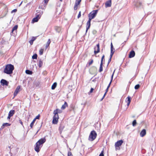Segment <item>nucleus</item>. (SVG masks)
<instances>
[{
	"instance_id": "1",
	"label": "nucleus",
	"mask_w": 156,
	"mask_h": 156,
	"mask_svg": "<svg viewBox=\"0 0 156 156\" xmlns=\"http://www.w3.org/2000/svg\"><path fill=\"white\" fill-rule=\"evenodd\" d=\"M14 69L13 65L11 64H8L6 65L4 70V72L8 74H10L12 73Z\"/></svg>"
},
{
	"instance_id": "2",
	"label": "nucleus",
	"mask_w": 156,
	"mask_h": 156,
	"mask_svg": "<svg viewBox=\"0 0 156 156\" xmlns=\"http://www.w3.org/2000/svg\"><path fill=\"white\" fill-rule=\"evenodd\" d=\"M97 136V133L95 131L93 130L91 131L89 135L88 140L90 141H93L96 138Z\"/></svg>"
},
{
	"instance_id": "3",
	"label": "nucleus",
	"mask_w": 156,
	"mask_h": 156,
	"mask_svg": "<svg viewBox=\"0 0 156 156\" xmlns=\"http://www.w3.org/2000/svg\"><path fill=\"white\" fill-rule=\"evenodd\" d=\"M98 12V10H93L88 15L89 19L91 20L92 19H94L96 16Z\"/></svg>"
},
{
	"instance_id": "4",
	"label": "nucleus",
	"mask_w": 156,
	"mask_h": 156,
	"mask_svg": "<svg viewBox=\"0 0 156 156\" xmlns=\"http://www.w3.org/2000/svg\"><path fill=\"white\" fill-rule=\"evenodd\" d=\"M46 140V138L45 137H44L43 138H42L40 139L39 140H38L37 143L42 146L43 144H44Z\"/></svg>"
},
{
	"instance_id": "5",
	"label": "nucleus",
	"mask_w": 156,
	"mask_h": 156,
	"mask_svg": "<svg viewBox=\"0 0 156 156\" xmlns=\"http://www.w3.org/2000/svg\"><path fill=\"white\" fill-rule=\"evenodd\" d=\"M94 53L95 55H96L97 54L100 52V45L98 43L96 45V47H95L94 48Z\"/></svg>"
},
{
	"instance_id": "6",
	"label": "nucleus",
	"mask_w": 156,
	"mask_h": 156,
	"mask_svg": "<svg viewBox=\"0 0 156 156\" xmlns=\"http://www.w3.org/2000/svg\"><path fill=\"white\" fill-rule=\"evenodd\" d=\"M42 147V146H41V145H40L36 143L34 147V150L35 151L37 152H38L40 151V149Z\"/></svg>"
},
{
	"instance_id": "7",
	"label": "nucleus",
	"mask_w": 156,
	"mask_h": 156,
	"mask_svg": "<svg viewBox=\"0 0 156 156\" xmlns=\"http://www.w3.org/2000/svg\"><path fill=\"white\" fill-rule=\"evenodd\" d=\"M123 143V141L122 140H120L117 141L115 144V147L116 149H117V147L121 146Z\"/></svg>"
},
{
	"instance_id": "8",
	"label": "nucleus",
	"mask_w": 156,
	"mask_h": 156,
	"mask_svg": "<svg viewBox=\"0 0 156 156\" xmlns=\"http://www.w3.org/2000/svg\"><path fill=\"white\" fill-rule=\"evenodd\" d=\"M36 16L37 18L40 19L43 13V11L40 10H37Z\"/></svg>"
},
{
	"instance_id": "9",
	"label": "nucleus",
	"mask_w": 156,
	"mask_h": 156,
	"mask_svg": "<svg viewBox=\"0 0 156 156\" xmlns=\"http://www.w3.org/2000/svg\"><path fill=\"white\" fill-rule=\"evenodd\" d=\"M0 82L2 86H8L9 83L7 80L3 79L1 80Z\"/></svg>"
},
{
	"instance_id": "10",
	"label": "nucleus",
	"mask_w": 156,
	"mask_h": 156,
	"mask_svg": "<svg viewBox=\"0 0 156 156\" xmlns=\"http://www.w3.org/2000/svg\"><path fill=\"white\" fill-rule=\"evenodd\" d=\"M97 71V69L96 67L94 66L91 67L90 69V72L92 74L96 73Z\"/></svg>"
},
{
	"instance_id": "11",
	"label": "nucleus",
	"mask_w": 156,
	"mask_h": 156,
	"mask_svg": "<svg viewBox=\"0 0 156 156\" xmlns=\"http://www.w3.org/2000/svg\"><path fill=\"white\" fill-rule=\"evenodd\" d=\"M20 86H18L17 87L13 94L14 97L16 96L20 91Z\"/></svg>"
},
{
	"instance_id": "12",
	"label": "nucleus",
	"mask_w": 156,
	"mask_h": 156,
	"mask_svg": "<svg viewBox=\"0 0 156 156\" xmlns=\"http://www.w3.org/2000/svg\"><path fill=\"white\" fill-rule=\"evenodd\" d=\"M58 109H56V110H54L53 113L54 115L53 117L59 119V116L58 114Z\"/></svg>"
},
{
	"instance_id": "13",
	"label": "nucleus",
	"mask_w": 156,
	"mask_h": 156,
	"mask_svg": "<svg viewBox=\"0 0 156 156\" xmlns=\"http://www.w3.org/2000/svg\"><path fill=\"white\" fill-rule=\"evenodd\" d=\"M91 20L89 19L88 20L87 23L86 33L87 32L88 30L90 28V22Z\"/></svg>"
},
{
	"instance_id": "14",
	"label": "nucleus",
	"mask_w": 156,
	"mask_h": 156,
	"mask_svg": "<svg viewBox=\"0 0 156 156\" xmlns=\"http://www.w3.org/2000/svg\"><path fill=\"white\" fill-rule=\"evenodd\" d=\"M136 8H140L142 7V4L140 2H135L134 4Z\"/></svg>"
},
{
	"instance_id": "15",
	"label": "nucleus",
	"mask_w": 156,
	"mask_h": 156,
	"mask_svg": "<svg viewBox=\"0 0 156 156\" xmlns=\"http://www.w3.org/2000/svg\"><path fill=\"white\" fill-rule=\"evenodd\" d=\"M111 0H109L105 3V7L106 8L110 7L111 6Z\"/></svg>"
},
{
	"instance_id": "16",
	"label": "nucleus",
	"mask_w": 156,
	"mask_h": 156,
	"mask_svg": "<svg viewBox=\"0 0 156 156\" xmlns=\"http://www.w3.org/2000/svg\"><path fill=\"white\" fill-rule=\"evenodd\" d=\"M135 55V52L133 50L131 51L129 53V58H132Z\"/></svg>"
},
{
	"instance_id": "17",
	"label": "nucleus",
	"mask_w": 156,
	"mask_h": 156,
	"mask_svg": "<svg viewBox=\"0 0 156 156\" xmlns=\"http://www.w3.org/2000/svg\"><path fill=\"white\" fill-rule=\"evenodd\" d=\"M146 134V130L145 129H143L140 133V136L141 137L144 136Z\"/></svg>"
},
{
	"instance_id": "18",
	"label": "nucleus",
	"mask_w": 156,
	"mask_h": 156,
	"mask_svg": "<svg viewBox=\"0 0 156 156\" xmlns=\"http://www.w3.org/2000/svg\"><path fill=\"white\" fill-rule=\"evenodd\" d=\"M64 128V125L62 124H60L59 127V130L60 132V133H61L62 131L63 130Z\"/></svg>"
},
{
	"instance_id": "19",
	"label": "nucleus",
	"mask_w": 156,
	"mask_h": 156,
	"mask_svg": "<svg viewBox=\"0 0 156 156\" xmlns=\"http://www.w3.org/2000/svg\"><path fill=\"white\" fill-rule=\"evenodd\" d=\"M11 125L10 124H9L8 123H4L2 126H1V128L2 129H3L5 126H8Z\"/></svg>"
},
{
	"instance_id": "20",
	"label": "nucleus",
	"mask_w": 156,
	"mask_h": 156,
	"mask_svg": "<svg viewBox=\"0 0 156 156\" xmlns=\"http://www.w3.org/2000/svg\"><path fill=\"white\" fill-rule=\"evenodd\" d=\"M37 65L39 67H41L43 65V62L41 59H39Z\"/></svg>"
},
{
	"instance_id": "21",
	"label": "nucleus",
	"mask_w": 156,
	"mask_h": 156,
	"mask_svg": "<svg viewBox=\"0 0 156 156\" xmlns=\"http://www.w3.org/2000/svg\"><path fill=\"white\" fill-rule=\"evenodd\" d=\"M58 119L53 117L52 123L54 124H57Z\"/></svg>"
},
{
	"instance_id": "22",
	"label": "nucleus",
	"mask_w": 156,
	"mask_h": 156,
	"mask_svg": "<svg viewBox=\"0 0 156 156\" xmlns=\"http://www.w3.org/2000/svg\"><path fill=\"white\" fill-rule=\"evenodd\" d=\"M36 38V37H33L29 41V42L31 45H32L33 44V42L35 41Z\"/></svg>"
},
{
	"instance_id": "23",
	"label": "nucleus",
	"mask_w": 156,
	"mask_h": 156,
	"mask_svg": "<svg viewBox=\"0 0 156 156\" xmlns=\"http://www.w3.org/2000/svg\"><path fill=\"white\" fill-rule=\"evenodd\" d=\"M127 100L126 101V102L127 103V105L128 106H129V105L130 103V102H131V98L129 96L127 98Z\"/></svg>"
},
{
	"instance_id": "24",
	"label": "nucleus",
	"mask_w": 156,
	"mask_h": 156,
	"mask_svg": "<svg viewBox=\"0 0 156 156\" xmlns=\"http://www.w3.org/2000/svg\"><path fill=\"white\" fill-rule=\"evenodd\" d=\"M68 106L67 103L66 102H65L64 105H63L61 108L62 109H64L66 108Z\"/></svg>"
},
{
	"instance_id": "25",
	"label": "nucleus",
	"mask_w": 156,
	"mask_h": 156,
	"mask_svg": "<svg viewBox=\"0 0 156 156\" xmlns=\"http://www.w3.org/2000/svg\"><path fill=\"white\" fill-rule=\"evenodd\" d=\"M57 83L56 82H55L53 83L51 86V89L54 90L56 88L57 86Z\"/></svg>"
},
{
	"instance_id": "26",
	"label": "nucleus",
	"mask_w": 156,
	"mask_h": 156,
	"mask_svg": "<svg viewBox=\"0 0 156 156\" xmlns=\"http://www.w3.org/2000/svg\"><path fill=\"white\" fill-rule=\"evenodd\" d=\"M14 113H15V110H11L9 111V115L12 116L13 115H14Z\"/></svg>"
},
{
	"instance_id": "27",
	"label": "nucleus",
	"mask_w": 156,
	"mask_h": 156,
	"mask_svg": "<svg viewBox=\"0 0 156 156\" xmlns=\"http://www.w3.org/2000/svg\"><path fill=\"white\" fill-rule=\"evenodd\" d=\"M115 51V49L114 48H111V53L110 55H111V56H112Z\"/></svg>"
},
{
	"instance_id": "28",
	"label": "nucleus",
	"mask_w": 156,
	"mask_h": 156,
	"mask_svg": "<svg viewBox=\"0 0 156 156\" xmlns=\"http://www.w3.org/2000/svg\"><path fill=\"white\" fill-rule=\"evenodd\" d=\"M55 30L57 32H58V33L60 32L61 31V28L60 27H55Z\"/></svg>"
},
{
	"instance_id": "29",
	"label": "nucleus",
	"mask_w": 156,
	"mask_h": 156,
	"mask_svg": "<svg viewBox=\"0 0 156 156\" xmlns=\"http://www.w3.org/2000/svg\"><path fill=\"white\" fill-rule=\"evenodd\" d=\"M25 72L26 74L30 75L32 74L33 73L32 71L28 69L26 70Z\"/></svg>"
},
{
	"instance_id": "30",
	"label": "nucleus",
	"mask_w": 156,
	"mask_h": 156,
	"mask_svg": "<svg viewBox=\"0 0 156 156\" xmlns=\"http://www.w3.org/2000/svg\"><path fill=\"white\" fill-rule=\"evenodd\" d=\"M103 63H101L100 65V67L99 70V72H101L103 71Z\"/></svg>"
},
{
	"instance_id": "31",
	"label": "nucleus",
	"mask_w": 156,
	"mask_h": 156,
	"mask_svg": "<svg viewBox=\"0 0 156 156\" xmlns=\"http://www.w3.org/2000/svg\"><path fill=\"white\" fill-rule=\"evenodd\" d=\"M39 19V18H37V17L36 16L34 18H33V19L32 20V21L33 22H37L38 21V20Z\"/></svg>"
},
{
	"instance_id": "32",
	"label": "nucleus",
	"mask_w": 156,
	"mask_h": 156,
	"mask_svg": "<svg viewBox=\"0 0 156 156\" xmlns=\"http://www.w3.org/2000/svg\"><path fill=\"white\" fill-rule=\"evenodd\" d=\"M18 28V26L16 25L14 26L12 30V32H13L15 30H16Z\"/></svg>"
},
{
	"instance_id": "33",
	"label": "nucleus",
	"mask_w": 156,
	"mask_h": 156,
	"mask_svg": "<svg viewBox=\"0 0 156 156\" xmlns=\"http://www.w3.org/2000/svg\"><path fill=\"white\" fill-rule=\"evenodd\" d=\"M35 121H36V120H35V119H33V121H32V122L30 123V127H31V128H32V127L34 125V123L35 122Z\"/></svg>"
},
{
	"instance_id": "34",
	"label": "nucleus",
	"mask_w": 156,
	"mask_h": 156,
	"mask_svg": "<svg viewBox=\"0 0 156 156\" xmlns=\"http://www.w3.org/2000/svg\"><path fill=\"white\" fill-rule=\"evenodd\" d=\"M51 43V41L50 39H49L48 41L47 42L46 47V48H47L49 46L50 43Z\"/></svg>"
},
{
	"instance_id": "35",
	"label": "nucleus",
	"mask_w": 156,
	"mask_h": 156,
	"mask_svg": "<svg viewBox=\"0 0 156 156\" xmlns=\"http://www.w3.org/2000/svg\"><path fill=\"white\" fill-rule=\"evenodd\" d=\"M81 1V0H76L75 4L78 5L80 4Z\"/></svg>"
},
{
	"instance_id": "36",
	"label": "nucleus",
	"mask_w": 156,
	"mask_h": 156,
	"mask_svg": "<svg viewBox=\"0 0 156 156\" xmlns=\"http://www.w3.org/2000/svg\"><path fill=\"white\" fill-rule=\"evenodd\" d=\"M37 58V54H35L32 57V58L33 59H36Z\"/></svg>"
},
{
	"instance_id": "37",
	"label": "nucleus",
	"mask_w": 156,
	"mask_h": 156,
	"mask_svg": "<svg viewBox=\"0 0 156 156\" xmlns=\"http://www.w3.org/2000/svg\"><path fill=\"white\" fill-rule=\"evenodd\" d=\"M136 124V120H134L133 121L132 123L133 126H135Z\"/></svg>"
},
{
	"instance_id": "38",
	"label": "nucleus",
	"mask_w": 156,
	"mask_h": 156,
	"mask_svg": "<svg viewBox=\"0 0 156 156\" xmlns=\"http://www.w3.org/2000/svg\"><path fill=\"white\" fill-rule=\"evenodd\" d=\"M44 50L43 49H41L39 50V54L40 55H42L43 54Z\"/></svg>"
},
{
	"instance_id": "39",
	"label": "nucleus",
	"mask_w": 156,
	"mask_h": 156,
	"mask_svg": "<svg viewBox=\"0 0 156 156\" xmlns=\"http://www.w3.org/2000/svg\"><path fill=\"white\" fill-rule=\"evenodd\" d=\"M140 87V85L139 84H138L135 86L134 88L136 90H137Z\"/></svg>"
},
{
	"instance_id": "40",
	"label": "nucleus",
	"mask_w": 156,
	"mask_h": 156,
	"mask_svg": "<svg viewBox=\"0 0 156 156\" xmlns=\"http://www.w3.org/2000/svg\"><path fill=\"white\" fill-rule=\"evenodd\" d=\"M104 58H105V55H102V58H101V63H103V60H104V61H105V59H104Z\"/></svg>"
},
{
	"instance_id": "41",
	"label": "nucleus",
	"mask_w": 156,
	"mask_h": 156,
	"mask_svg": "<svg viewBox=\"0 0 156 156\" xmlns=\"http://www.w3.org/2000/svg\"><path fill=\"white\" fill-rule=\"evenodd\" d=\"M112 56H111V55H110V58H109V59L108 60V64H107V66H108V64L111 62V59H112Z\"/></svg>"
},
{
	"instance_id": "42",
	"label": "nucleus",
	"mask_w": 156,
	"mask_h": 156,
	"mask_svg": "<svg viewBox=\"0 0 156 156\" xmlns=\"http://www.w3.org/2000/svg\"><path fill=\"white\" fill-rule=\"evenodd\" d=\"M93 62V59H91V61L89 62H88V65L89 66H90V65H91L92 63Z\"/></svg>"
},
{
	"instance_id": "43",
	"label": "nucleus",
	"mask_w": 156,
	"mask_h": 156,
	"mask_svg": "<svg viewBox=\"0 0 156 156\" xmlns=\"http://www.w3.org/2000/svg\"><path fill=\"white\" fill-rule=\"evenodd\" d=\"M78 6V5L75 4V5L74 7V10H76L77 9Z\"/></svg>"
},
{
	"instance_id": "44",
	"label": "nucleus",
	"mask_w": 156,
	"mask_h": 156,
	"mask_svg": "<svg viewBox=\"0 0 156 156\" xmlns=\"http://www.w3.org/2000/svg\"><path fill=\"white\" fill-rule=\"evenodd\" d=\"M68 156H73V155L71 152L69 151L68 152Z\"/></svg>"
},
{
	"instance_id": "45",
	"label": "nucleus",
	"mask_w": 156,
	"mask_h": 156,
	"mask_svg": "<svg viewBox=\"0 0 156 156\" xmlns=\"http://www.w3.org/2000/svg\"><path fill=\"white\" fill-rule=\"evenodd\" d=\"M40 117V115L39 114L34 119L35 120H36V119H39V117Z\"/></svg>"
},
{
	"instance_id": "46",
	"label": "nucleus",
	"mask_w": 156,
	"mask_h": 156,
	"mask_svg": "<svg viewBox=\"0 0 156 156\" xmlns=\"http://www.w3.org/2000/svg\"><path fill=\"white\" fill-rule=\"evenodd\" d=\"M99 156H104L103 151H102L101 153L99 154Z\"/></svg>"
},
{
	"instance_id": "47",
	"label": "nucleus",
	"mask_w": 156,
	"mask_h": 156,
	"mask_svg": "<svg viewBox=\"0 0 156 156\" xmlns=\"http://www.w3.org/2000/svg\"><path fill=\"white\" fill-rule=\"evenodd\" d=\"M115 70H114V71L112 75V76H111V81H112V80H113V76H114V73H115Z\"/></svg>"
},
{
	"instance_id": "48",
	"label": "nucleus",
	"mask_w": 156,
	"mask_h": 156,
	"mask_svg": "<svg viewBox=\"0 0 156 156\" xmlns=\"http://www.w3.org/2000/svg\"><path fill=\"white\" fill-rule=\"evenodd\" d=\"M97 31L96 30H94L92 31V33L94 34H96Z\"/></svg>"
},
{
	"instance_id": "49",
	"label": "nucleus",
	"mask_w": 156,
	"mask_h": 156,
	"mask_svg": "<svg viewBox=\"0 0 156 156\" xmlns=\"http://www.w3.org/2000/svg\"><path fill=\"white\" fill-rule=\"evenodd\" d=\"M81 11H80L77 16L78 18H79L81 16Z\"/></svg>"
},
{
	"instance_id": "50",
	"label": "nucleus",
	"mask_w": 156,
	"mask_h": 156,
	"mask_svg": "<svg viewBox=\"0 0 156 156\" xmlns=\"http://www.w3.org/2000/svg\"><path fill=\"white\" fill-rule=\"evenodd\" d=\"M49 0H44V3L46 4H47V3H48V1Z\"/></svg>"
},
{
	"instance_id": "51",
	"label": "nucleus",
	"mask_w": 156,
	"mask_h": 156,
	"mask_svg": "<svg viewBox=\"0 0 156 156\" xmlns=\"http://www.w3.org/2000/svg\"><path fill=\"white\" fill-rule=\"evenodd\" d=\"M17 11V10L16 9H14V10H12V12H11V13H12L13 12H16Z\"/></svg>"
},
{
	"instance_id": "52",
	"label": "nucleus",
	"mask_w": 156,
	"mask_h": 156,
	"mask_svg": "<svg viewBox=\"0 0 156 156\" xmlns=\"http://www.w3.org/2000/svg\"><path fill=\"white\" fill-rule=\"evenodd\" d=\"M93 90H94V89L92 88H91L90 89V93H92L93 92Z\"/></svg>"
},
{
	"instance_id": "53",
	"label": "nucleus",
	"mask_w": 156,
	"mask_h": 156,
	"mask_svg": "<svg viewBox=\"0 0 156 156\" xmlns=\"http://www.w3.org/2000/svg\"><path fill=\"white\" fill-rule=\"evenodd\" d=\"M19 122L22 126H23V123L21 120H19Z\"/></svg>"
},
{
	"instance_id": "54",
	"label": "nucleus",
	"mask_w": 156,
	"mask_h": 156,
	"mask_svg": "<svg viewBox=\"0 0 156 156\" xmlns=\"http://www.w3.org/2000/svg\"><path fill=\"white\" fill-rule=\"evenodd\" d=\"M61 112V111L59 109H58V113H60Z\"/></svg>"
},
{
	"instance_id": "55",
	"label": "nucleus",
	"mask_w": 156,
	"mask_h": 156,
	"mask_svg": "<svg viewBox=\"0 0 156 156\" xmlns=\"http://www.w3.org/2000/svg\"><path fill=\"white\" fill-rule=\"evenodd\" d=\"M113 48V45H112V43H111V48Z\"/></svg>"
},
{
	"instance_id": "56",
	"label": "nucleus",
	"mask_w": 156,
	"mask_h": 156,
	"mask_svg": "<svg viewBox=\"0 0 156 156\" xmlns=\"http://www.w3.org/2000/svg\"><path fill=\"white\" fill-rule=\"evenodd\" d=\"M12 116L9 115H8V116L7 117V119H9L10 118V117H11Z\"/></svg>"
},
{
	"instance_id": "57",
	"label": "nucleus",
	"mask_w": 156,
	"mask_h": 156,
	"mask_svg": "<svg viewBox=\"0 0 156 156\" xmlns=\"http://www.w3.org/2000/svg\"><path fill=\"white\" fill-rule=\"evenodd\" d=\"M9 153L11 155V156H12V153H11V151L10 150V151L9 152Z\"/></svg>"
},
{
	"instance_id": "58",
	"label": "nucleus",
	"mask_w": 156,
	"mask_h": 156,
	"mask_svg": "<svg viewBox=\"0 0 156 156\" xmlns=\"http://www.w3.org/2000/svg\"><path fill=\"white\" fill-rule=\"evenodd\" d=\"M112 82V81H110V83H109L108 86H110V85H111Z\"/></svg>"
},
{
	"instance_id": "59",
	"label": "nucleus",
	"mask_w": 156,
	"mask_h": 156,
	"mask_svg": "<svg viewBox=\"0 0 156 156\" xmlns=\"http://www.w3.org/2000/svg\"><path fill=\"white\" fill-rule=\"evenodd\" d=\"M105 96H103L102 98H101V101L104 98Z\"/></svg>"
},
{
	"instance_id": "60",
	"label": "nucleus",
	"mask_w": 156,
	"mask_h": 156,
	"mask_svg": "<svg viewBox=\"0 0 156 156\" xmlns=\"http://www.w3.org/2000/svg\"><path fill=\"white\" fill-rule=\"evenodd\" d=\"M108 88H107L106 90H105V92H108Z\"/></svg>"
},
{
	"instance_id": "61",
	"label": "nucleus",
	"mask_w": 156,
	"mask_h": 156,
	"mask_svg": "<svg viewBox=\"0 0 156 156\" xmlns=\"http://www.w3.org/2000/svg\"><path fill=\"white\" fill-rule=\"evenodd\" d=\"M22 2H23V1H22L21 2V3L19 5V6H20L22 4Z\"/></svg>"
},
{
	"instance_id": "62",
	"label": "nucleus",
	"mask_w": 156,
	"mask_h": 156,
	"mask_svg": "<svg viewBox=\"0 0 156 156\" xmlns=\"http://www.w3.org/2000/svg\"><path fill=\"white\" fill-rule=\"evenodd\" d=\"M8 148L10 149V150L11 151V147L10 146H9L8 147Z\"/></svg>"
},
{
	"instance_id": "63",
	"label": "nucleus",
	"mask_w": 156,
	"mask_h": 156,
	"mask_svg": "<svg viewBox=\"0 0 156 156\" xmlns=\"http://www.w3.org/2000/svg\"><path fill=\"white\" fill-rule=\"evenodd\" d=\"M106 93H107V92H105V94H104V95L103 96H105V95H106Z\"/></svg>"
},
{
	"instance_id": "64",
	"label": "nucleus",
	"mask_w": 156,
	"mask_h": 156,
	"mask_svg": "<svg viewBox=\"0 0 156 156\" xmlns=\"http://www.w3.org/2000/svg\"><path fill=\"white\" fill-rule=\"evenodd\" d=\"M106 93H107V92H105V94H104V95L103 96H105V95H106Z\"/></svg>"
}]
</instances>
